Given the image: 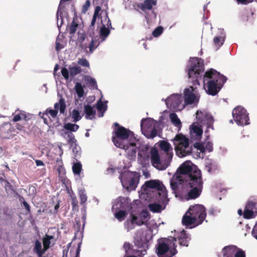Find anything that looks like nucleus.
<instances>
[{
  "label": "nucleus",
  "mask_w": 257,
  "mask_h": 257,
  "mask_svg": "<svg viewBox=\"0 0 257 257\" xmlns=\"http://www.w3.org/2000/svg\"><path fill=\"white\" fill-rule=\"evenodd\" d=\"M181 186L190 188L186 196L187 200L198 197L202 192L201 171L190 161L184 162L170 180V186L174 193H177Z\"/></svg>",
  "instance_id": "1"
},
{
  "label": "nucleus",
  "mask_w": 257,
  "mask_h": 257,
  "mask_svg": "<svg viewBox=\"0 0 257 257\" xmlns=\"http://www.w3.org/2000/svg\"><path fill=\"white\" fill-rule=\"evenodd\" d=\"M203 60L198 57H191L186 68L188 78L190 82L194 86L185 88L183 90V101L185 106L196 105L200 99V95L195 86L200 85L204 70Z\"/></svg>",
  "instance_id": "2"
},
{
  "label": "nucleus",
  "mask_w": 257,
  "mask_h": 257,
  "mask_svg": "<svg viewBox=\"0 0 257 257\" xmlns=\"http://www.w3.org/2000/svg\"><path fill=\"white\" fill-rule=\"evenodd\" d=\"M113 133L112 141L114 145L125 150L128 159L135 160L139 140L135 136L134 133L123 126L115 128Z\"/></svg>",
  "instance_id": "3"
},
{
  "label": "nucleus",
  "mask_w": 257,
  "mask_h": 257,
  "mask_svg": "<svg viewBox=\"0 0 257 257\" xmlns=\"http://www.w3.org/2000/svg\"><path fill=\"white\" fill-rule=\"evenodd\" d=\"M141 192V198L146 201L158 200L163 204H167L169 201L163 184L158 180L146 182Z\"/></svg>",
  "instance_id": "4"
},
{
  "label": "nucleus",
  "mask_w": 257,
  "mask_h": 257,
  "mask_svg": "<svg viewBox=\"0 0 257 257\" xmlns=\"http://www.w3.org/2000/svg\"><path fill=\"white\" fill-rule=\"evenodd\" d=\"M227 78L212 68L207 70L203 77V87L206 93L214 96L220 91Z\"/></svg>",
  "instance_id": "5"
},
{
  "label": "nucleus",
  "mask_w": 257,
  "mask_h": 257,
  "mask_svg": "<svg viewBox=\"0 0 257 257\" xmlns=\"http://www.w3.org/2000/svg\"><path fill=\"white\" fill-rule=\"evenodd\" d=\"M206 216L205 207L202 205L196 204L189 207L183 216L182 222L183 225H193L192 227H194L201 224Z\"/></svg>",
  "instance_id": "6"
},
{
  "label": "nucleus",
  "mask_w": 257,
  "mask_h": 257,
  "mask_svg": "<svg viewBox=\"0 0 257 257\" xmlns=\"http://www.w3.org/2000/svg\"><path fill=\"white\" fill-rule=\"evenodd\" d=\"M176 238L173 237L158 240L156 253L158 257H172L177 251L176 249Z\"/></svg>",
  "instance_id": "7"
},
{
  "label": "nucleus",
  "mask_w": 257,
  "mask_h": 257,
  "mask_svg": "<svg viewBox=\"0 0 257 257\" xmlns=\"http://www.w3.org/2000/svg\"><path fill=\"white\" fill-rule=\"evenodd\" d=\"M172 141L173 142L176 154L179 158L186 157L192 153L193 155L194 154L192 147L189 145V139L182 134H177Z\"/></svg>",
  "instance_id": "8"
},
{
  "label": "nucleus",
  "mask_w": 257,
  "mask_h": 257,
  "mask_svg": "<svg viewBox=\"0 0 257 257\" xmlns=\"http://www.w3.org/2000/svg\"><path fill=\"white\" fill-rule=\"evenodd\" d=\"M122 187L127 191L135 190L139 182V175L136 172L125 171L119 177Z\"/></svg>",
  "instance_id": "9"
},
{
  "label": "nucleus",
  "mask_w": 257,
  "mask_h": 257,
  "mask_svg": "<svg viewBox=\"0 0 257 257\" xmlns=\"http://www.w3.org/2000/svg\"><path fill=\"white\" fill-rule=\"evenodd\" d=\"M162 101H165L167 107L173 111H181L185 107L181 94L173 93L166 99L162 98Z\"/></svg>",
  "instance_id": "10"
},
{
  "label": "nucleus",
  "mask_w": 257,
  "mask_h": 257,
  "mask_svg": "<svg viewBox=\"0 0 257 257\" xmlns=\"http://www.w3.org/2000/svg\"><path fill=\"white\" fill-rule=\"evenodd\" d=\"M234 120L238 125L243 126L249 124V118L247 110L241 106L235 107L232 111Z\"/></svg>",
  "instance_id": "11"
},
{
  "label": "nucleus",
  "mask_w": 257,
  "mask_h": 257,
  "mask_svg": "<svg viewBox=\"0 0 257 257\" xmlns=\"http://www.w3.org/2000/svg\"><path fill=\"white\" fill-rule=\"evenodd\" d=\"M152 165L159 170H164L169 166L171 160L167 157L166 159H162L157 149H153L150 158Z\"/></svg>",
  "instance_id": "12"
},
{
  "label": "nucleus",
  "mask_w": 257,
  "mask_h": 257,
  "mask_svg": "<svg viewBox=\"0 0 257 257\" xmlns=\"http://www.w3.org/2000/svg\"><path fill=\"white\" fill-rule=\"evenodd\" d=\"M138 148V161L142 165H145L149 162V159L152 155L153 149H156L155 147H151L147 144L141 145L139 141Z\"/></svg>",
  "instance_id": "13"
},
{
  "label": "nucleus",
  "mask_w": 257,
  "mask_h": 257,
  "mask_svg": "<svg viewBox=\"0 0 257 257\" xmlns=\"http://www.w3.org/2000/svg\"><path fill=\"white\" fill-rule=\"evenodd\" d=\"M193 146L194 149L196 150V153H194L193 154L194 157L196 159H203L205 156L206 151L211 152L213 150V144L209 141L203 143H195Z\"/></svg>",
  "instance_id": "14"
},
{
  "label": "nucleus",
  "mask_w": 257,
  "mask_h": 257,
  "mask_svg": "<svg viewBox=\"0 0 257 257\" xmlns=\"http://www.w3.org/2000/svg\"><path fill=\"white\" fill-rule=\"evenodd\" d=\"M197 122L201 125H206L208 128L211 127L214 122L212 116L206 110H198L196 113Z\"/></svg>",
  "instance_id": "15"
},
{
  "label": "nucleus",
  "mask_w": 257,
  "mask_h": 257,
  "mask_svg": "<svg viewBox=\"0 0 257 257\" xmlns=\"http://www.w3.org/2000/svg\"><path fill=\"white\" fill-rule=\"evenodd\" d=\"M143 233L142 230H138L135 237L134 243L135 245L139 248L138 251L142 255H144L147 253L148 249V242L144 237H141V234Z\"/></svg>",
  "instance_id": "16"
},
{
  "label": "nucleus",
  "mask_w": 257,
  "mask_h": 257,
  "mask_svg": "<svg viewBox=\"0 0 257 257\" xmlns=\"http://www.w3.org/2000/svg\"><path fill=\"white\" fill-rule=\"evenodd\" d=\"M222 252L223 257H245V252L235 245L225 246Z\"/></svg>",
  "instance_id": "17"
},
{
  "label": "nucleus",
  "mask_w": 257,
  "mask_h": 257,
  "mask_svg": "<svg viewBox=\"0 0 257 257\" xmlns=\"http://www.w3.org/2000/svg\"><path fill=\"white\" fill-rule=\"evenodd\" d=\"M130 200L127 197H119L117 198L112 207L113 210L127 209L130 207Z\"/></svg>",
  "instance_id": "18"
},
{
  "label": "nucleus",
  "mask_w": 257,
  "mask_h": 257,
  "mask_svg": "<svg viewBox=\"0 0 257 257\" xmlns=\"http://www.w3.org/2000/svg\"><path fill=\"white\" fill-rule=\"evenodd\" d=\"M90 37L91 38L90 43L85 49V52L88 54H92L98 47L99 44L102 42L99 40L98 36Z\"/></svg>",
  "instance_id": "19"
},
{
  "label": "nucleus",
  "mask_w": 257,
  "mask_h": 257,
  "mask_svg": "<svg viewBox=\"0 0 257 257\" xmlns=\"http://www.w3.org/2000/svg\"><path fill=\"white\" fill-rule=\"evenodd\" d=\"M226 35L223 30L219 29L217 35L213 39V44L216 50H218L224 43Z\"/></svg>",
  "instance_id": "20"
},
{
  "label": "nucleus",
  "mask_w": 257,
  "mask_h": 257,
  "mask_svg": "<svg viewBox=\"0 0 257 257\" xmlns=\"http://www.w3.org/2000/svg\"><path fill=\"white\" fill-rule=\"evenodd\" d=\"M156 124V121L153 118L147 117L143 118L141 122V128L142 133L146 131L155 126Z\"/></svg>",
  "instance_id": "21"
},
{
  "label": "nucleus",
  "mask_w": 257,
  "mask_h": 257,
  "mask_svg": "<svg viewBox=\"0 0 257 257\" xmlns=\"http://www.w3.org/2000/svg\"><path fill=\"white\" fill-rule=\"evenodd\" d=\"M190 129L192 138H194L196 140L201 139L203 134V130L201 127L195 124H192L190 126Z\"/></svg>",
  "instance_id": "22"
},
{
  "label": "nucleus",
  "mask_w": 257,
  "mask_h": 257,
  "mask_svg": "<svg viewBox=\"0 0 257 257\" xmlns=\"http://www.w3.org/2000/svg\"><path fill=\"white\" fill-rule=\"evenodd\" d=\"M160 147L162 151L167 153L168 158L172 159L173 157L172 148L170 144L166 141H161L160 142Z\"/></svg>",
  "instance_id": "23"
},
{
  "label": "nucleus",
  "mask_w": 257,
  "mask_h": 257,
  "mask_svg": "<svg viewBox=\"0 0 257 257\" xmlns=\"http://www.w3.org/2000/svg\"><path fill=\"white\" fill-rule=\"evenodd\" d=\"M85 118L86 119L91 120L95 117V110L90 105L86 104L84 106V112Z\"/></svg>",
  "instance_id": "24"
},
{
  "label": "nucleus",
  "mask_w": 257,
  "mask_h": 257,
  "mask_svg": "<svg viewBox=\"0 0 257 257\" xmlns=\"http://www.w3.org/2000/svg\"><path fill=\"white\" fill-rule=\"evenodd\" d=\"M179 243L181 245L187 246L190 240L189 236L186 234V231L183 230L178 236Z\"/></svg>",
  "instance_id": "25"
},
{
  "label": "nucleus",
  "mask_w": 257,
  "mask_h": 257,
  "mask_svg": "<svg viewBox=\"0 0 257 257\" xmlns=\"http://www.w3.org/2000/svg\"><path fill=\"white\" fill-rule=\"evenodd\" d=\"M84 115L81 110L79 109H74L70 113V116L74 122H77L79 121Z\"/></svg>",
  "instance_id": "26"
},
{
  "label": "nucleus",
  "mask_w": 257,
  "mask_h": 257,
  "mask_svg": "<svg viewBox=\"0 0 257 257\" xmlns=\"http://www.w3.org/2000/svg\"><path fill=\"white\" fill-rule=\"evenodd\" d=\"M107 101L104 102L102 101L100 99L98 101L97 103V109L98 111V117H101L103 116V113L107 110Z\"/></svg>",
  "instance_id": "27"
},
{
  "label": "nucleus",
  "mask_w": 257,
  "mask_h": 257,
  "mask_svg": "<svg viewBox=\"0 0 257 257\" xmlns=\"http://www.w3.org/2000/svg\"><path fill=\"white\" fill-rule=\"evenodd\" d=\"M157 0H145L142 5V10L143 12L153 11L152 8L157 4Z\"/></svg>",
  "instance_id": "28"
},
{
  "label": "nucleus",
  "mask_w": 257,
  "mask_h": 257,
  "mask_svg": "<svg viewBox=\"0 0 257 257\" xmlns=\"http://www.w3.org/2000/svg\"><path fill=\"white\" fill-rule=\"evenodd\" d=\"M169 118L173 125L180 130L182 126V123L177 115L174 112L171 113Z\"/></svg>",
  "instance_id": "29"
},
{
  "label": "nucleus",
  "mask_w": 257,
  "mask_h": 257,
  "mask_svg": "<svg viewBox=\"0 0 257 257\" xmlns=\"http://www.w3.org/2000/svg\"><path fill=\"white\" fill-rule=\"evenodd\" d=\"M109 28L101 27L100 29V35L98 36V38L101 42H104L106 40L107 37L110 34V31L109 29Z\"/></svg>",
  "instance_id": "30"
},
{
  "label": "nucleus",
  "mask_w": 257,
  "mask_h": 257,
  "mask_svg": "<svg viewBox=\"0 0 257 257\" xmlns=\"http://www.w3.org/2000/svg\"><path fill=\"white\" fill-rule=\"evenodd\" d=\"M144 12L145 13V17L149 24H151L155 22L157 16L153 10L146 11V12Z\"/></svg>",
  "instance_id": "31"
},
{
  "label": "nucleus",
  "mask_w": 257,
  "mask_h": 257,
  "mask_svg": "<svg viewBox=\"0 0 257 257\" xmlns=\"http://www.w3.org/2000/svg\"><path fill=\"white\" fill-rule=\"evenodd\" d=\"M66 104L65 100L63 98H61L59 102L55 103L54 104V108L58 111L59 110L60 113L63 114L64 113L66 109Z\"/></svg>",
  "instance_id": "32"
},
{
  "label": "nucleus",
  "mask_w": 257,
  "mask_h": 257,
  "mask_svg": "<svg viewBox=\"0 0 257 257\" xmlns=\"http://www.w3.org/2000/svg\"><path fill=\"white\" fill-rule=\"evenodd\" d=\"M136 224L134 221V219L132 218L130 216V217L124 223V228L127 232L134 229L135 228Z\"/></svg>",
  "instance_id": "33"
},
{
  "label": "nucleus",
  "mask_w": 257,
  "mask_h": 257,
  "mask_svg": "<svg viewBox=\"0 0 257 257\" xmlns=\"http://www.w3.org/2000/svg\"><path fill=\"white\" fill-rule=\"evenodd\" d=\"M149 210L153 213H160L165 209V206L157 203H151L148 205Z\"/></svg>",
  "instance_id": "34"
},
{
  "label": "nucleus",
  "mask_w": 257,
  "mask_h": 257,
  "mask_svg": "<svg viewBox=\"0 0 257 257\" xmlns=\"http://www.w3.org/2000/svg\"><path fill=\"white\" fill-rule=\"evenodd\" d=\"M34 251L37 254L39 257H41L46 251H44V248L42 249V244L40 241L37 240L35 242L34 248Z\"/></svg>",
  "instance_id": "35"
},
{
  "label": "nucleus",
  "mask_w": 257,
  "mask_h": 257,
  "mask_svg": "<svg viewBox=\"0 0 257 257\" xmlns=\"http://www.w3.org/2000/svg\"><path fill=\"white\" fill-rule=\"evenodd\" d=\"M142 134L148 139H154L157 136L158 134V132L156 128V125L152 127L151 129L144 131V132Z\"/></svg>",
  "instance_id": "36"
},
{
  "label": "nucleus",
  "mask_w": 257,
  "mask_h": 257,
  "mask_svg": "<svg viewBox=\"0 0 257 257\" xmlns=\"http://www.w3.org/2000/svg\"><path fill=\"white\" fill-rule=\"evenodd\" d=\"M78 194L80 200V203L83 205V208L85 209L86 205L85 203L87 200V197L85 193V190L83 189H79Z\"/></svg>",
  "instance_id": "37"
},
{
  "label": "nucleus",
  "mask_w": 257,
  "mask_h": 257,
  "mask_svg": "<svg viewBox=\"0 0 257 257\" xmlns=\"http://www.w3.org/2000/svg\"><path fill=\"white\" fill-rule=\"evenodd\" d=\"M69 74L71 76H74L81 73L82 69L78 66H69Z\"/></svg>",
  "instance_id": "38"
},
{
  "label": "nucleus",
  "mask_w": 257,
  "mask_h": 257,
  "mask_svg": "<svg viewBox=\"0 0 257 257\" xmlns=\"http://www.w3.org/2000/svg\"><path fill=\"white\" fill-rule=\"evenodd\" d=\"M79 127V125L75 123L67 122L64 124V128L71 133L76 132L78 130Z\"/></svg>",
  "instance_id": "39"
},
{
  "label": "nucleus",
  "mask_w": 257,
  "mask_h": 257,
  "mask_svg": "<svg viewBox=\"0 0 257 257\" xmlns=\"http://www.w3.org/2000/svg\"><path fill=\"white\" fill-rule=\"evenodd\" d=\"M101 24L102 25V27L110 28L111 29H113L111 26V21L106 13H105V15L101 17Z\"/></svg>",
  "instance_id": "40"
},
{
  "label": "nucleus",
  "mask_w": 257,
  "mask_h": 257,
  "mask_svg": "<svg viewBox=\"0 0 257 257\" xmlns=\"http://www.w3.org/2000/svg\"><path fill=\"white\" fill-rule=\"evenodd\" d=\"M75 91L79 98H81L84 95V88L82 84L79 82H77L75 86Z\"/></svg>",
  "instance_id": "41"
},
{
  "label": "nucleus",
  "mask_w": 257,
  "mask_h": 257,
  "mask_svg": "<svg viewBox=\"0 0 257 257\" xmlns=\"http://www.w3.org/2000/svg\"><path fill=\"white\" fill-rule=\"evenodd\" d=\"M127 214V213L125 210H120L115 212L114 216L119 221H122L124 219Z\"/></svg>",
  "instance_id": "42"
},
{
  "label": "nucleus",
  "mask_w": 257,
  "mask_h": 257,
  "mask_svg": "<svg viewBox=\"0 0 257 257\" xmlns=\"http://www.w3.org/2000/svg\"><path fill=\"white\" fill-rule=\"evenodd\" d=\"M53 238V236L46 235L45 237L43 238V243L44 248V251H46L50 247L51 243L50 240Z\"/></svg>",
  "instance_id": "43"
},
{
  "label": "nucleus",
  "mask_w": 257,
  "mask_h": 257,
  "mask_svg": "<svg viewBox=\"0 0 257 257\" xmlns=\"http://www.w3.org/2000/svg\"><path fill=\"white\" fill-rule=\"evenodd\" d=\"M72 171L76 175L79 176L82 171V165L80 162L74 163L72 166Z\"/></svg>",
  "instance_id": "44"
},
{
  "label": "nucleus",
  "mask_w": 257,
  "mask_h": 257,
  "mask_svg": "<svg viewBox=\"0 0 257 257\" xmlns=\"http://www.w3.org/2000/svg\"><path fill=\"white\" fill-rule=\"evenodd\" d=\"M85 81L93 88H97V82L94 78L90 76H86L85 77Z\"/></svg>",
  "instance_id": "45"
},
{
  "label": "nucleus",
  "mask_w": 257,
  "mask_h": 257,
  "mask_svg": "<svg viewBox=\"0 0 257 257\" xmlns=\"http://www.w3.org/2000/svg\"><path fill=\"white\" fill-rule=\"evenodd\" d=\"M58 114V111L55 109L47 108L45 112L43 113V115H46L51 116L52 118H55Z\"/></svg>",
  "instance_id": "46"
},
{
  "label": "nucleus",
  "mask_w": 257,
  "mask_h": 257,
  "mask_svg": "<svg viewBox=\"0 0 257 257\" xmlns=\"http://www.w3.org/2000/svg\"><path fill=\"white\" fill-rule=\"evenodd\" d=\"M78 27V24L76 22V20L74 19L73 21L70 24L69 28V33L70 34L73 35L75 33L77 28Z\"/></svg>",
  "instance_id": "47"
},
{
  "label": "nucleus",
  "mask_w": 257,
  "mask_h": 257,
  "mask_svg": "<svg viewBox=\"0 0 257 257\" xmlns=\"http://www.w3.org/2000/svg\"><path fill=\"white\" fill-rule=\"evenodd\" d=\"M130 215L132 218L134 219V221L136 225L140 226L145 224V221L142 218H141L140 216H136V215L133 214H131Z\"/></svg>",
  "instance_id": "48"
},
{
  "label": "nucleus",
  "mask_w": 257,
  "mask_h": 257,
  "mask_svg": "<svg viewBox=\"0 0 257 257\" xmlns=\"http://www.w3.org/2000/svg\"><path fill=\"white\" fill-rule=\"evenodd\" d=\"M77 64L82 67L89 68L90 66L88 61L85 58L79 59L77 61Z\"/></svg>",
  "instance_id": "49"
},
{
  "label": "nucleus",
  "mask_w": 257,
  "mask_h": 257,
  "mask_svg": "<svg viewBox=\"0 0 257 257\" xmlns=\"http://www.w3.org/2000/svg\"><path fill=\"white\" fill-rule=\"evenodd\" d=\"M163 28L161 26H159L156 28L152 32V35L155 37H158L163 33Z\"/></svg>",
  "instance_id": "50"
},
{
  "label": "nucleus",
  "mask_w": 257,
  "mask_h": 257,
  "mask_svg": "<svg viewBox=\"0 0 257 257\" xmlns=\"http://www.w3.org/2000/svg\"><path fill=\"white\" fill-rule=\"evenodd\" d=\"M253 212L251 210L245 208L244 209L243 216L244 218L249 219L253 216Z\"/></svg>",
  "instance_id": "51"
},
{
  "label": "nucleus",
  "mask_w": 257,
  "mask_h": 257,
  "mask_svg": "<svg viewBox=\"0 0 257 257\" xmlns=\"http://www.w3.org/2000/svg\"><path fill=\"white\" fill-rule=\"evenodd\" d=\"M123 247L125 252L124 255H130L131 253V244L128 242H125L123 244Z\"/></svg>",
  "instance_id": "52"
},
{
  "label": "nucleus",
  "mask_w": 257,
  "mask_h": 257,
  "mask_svg": "<svg viewBox=\"0 0 257 257\" xmlns=\"http://www.w3.org/2000/svg\"><path fill=\"white\" fill-rule=\"evenodd\" d=\"M139 216L141 218H142L145 221V222L147 220L148 218H150L149 217V212L146 210H142L141 213H140Z\"/></svg>",
  "instance_id": "53"
},
{
  "label": "nucleus",
  "mask_w": 257,
  "mask_h": 257,
  "mask_svg": "<svg viewBox=\"0 0 257 257\" xmlns=\"http://www.w3.org/2000/svg\"><path fill=\"white\" fill-rule=\"evenodd\" d=\"M86 38V35L83 32H81L80 31H79L78 32V40L82 43L83 42Z\"/></svg>",
  "instance_id": "54"
},
{
  "label": "nucleus",
  "mask_w": 257,
  "mask_h": 257,
  "mask_svg": "<svg viewBox=\"0 0 257 257\" xmlns=\"http://www.w3.org/2000/svg\"><path fill=\"white\" fill-rule=\"evenodd\" d=\"M61 73L65 79H68L69 70L66 68H63L61 70Z\"/></svg>",
  "instance_id": "55"
},
{
  "label": "nucleus",
  "mask_w": 257,
  "mask_h": 257,
  "mask_svg": "<svg viewBox=\"0 0 257 257\" xmlns=\"http://www.w3.org/2000/svg\"><path fill=\"white\" fill-rule=\"evenodd\" d=\"M87 33L89 37H94V26L90 25L88 28Z\"/></svg>",
  "instance_id": "56"
},
{
  "label": "nucleus",
  "mask_w": 257,
  "mask_h": 257,
  "mask_svg": "<svg viewBox=\"0 0 257 257\" xmlns=\"http://www.w3.org/2000/svg\"><path fill=\"white\" fill-rule=\"evenodd\" d=\"M90 6V2L89 0H87L84 5L83 6L82 11L85 13L89 9Z\"/></svg>",
  "instance_id": "57"
},
{
  "label": "nucleus",
  "mask_w": 257,
  "mask_h": 257,
  "mask_svg": "<svg viewBox=\"0 0 257 257\" xmlns=\"http://www.w3.org/2000/svg\"><path fill=\"white\" fill-rule=\"evenodd\" d=\"M63 135L67 140L70 138L73 139V137H74V135L71 132H64Z\"/></svg>",
  "instance_id": "58"
},
{
  "label": "nucleus",
  "mask_w": 257,
  "mask_h": 257,
  "mask_svg": "<svg viewBox=\"0 0 257 257\" xmlns=\"http://www.w3.org/2000/svg\"><path fill=\"white\" fill-rule=\"evenodd\" d=\"M219 212H220V210L219 209H216L213 208H210L208 211L209 214L211 215H215Z\"/></svg>",
  "instance_id": "59"
},
{
  "label": "nucleus",
  "mask_w": 257,
  "mask_h": 257,
  "mask_svg": "<svg viewBox=\"0 0 257 257\" xmlns=\"http://www.w3.org/2000/svg\"><path fill=\"white\" fill-rule=\"evenodd\" d=\"M254 206L255 203L253 202L249 201L246 204L245 206V208L251 210L253 208Z\"/></svg>",
  "instance_id": "60"
},
{
  "label": "nucleus",
  "mask_w": 257,
  "mask_h": 257,
  "mask_svg": "<svg viewBox=\"0 0 257 257\" xmlns=\"http://www.w3.org/2000/svg\"><path fill=\"white\" fill-rule=\"evenodd\" d=\"M252 236L257 239V222L255 224L252 230Z\"/></svg>",
  "instance_id": "61"
},
{
  "label": "nucleus",
  "mask_w": 257,
  "mask_h": 257,
  "mask_svg": "<svg viewBox=\"0 0 257 257\" xmlns=\"http://www.w3.org/2000/svg\"><path fill=\"white\" fill-rule=\"evenodd\" d=\"M22 118L21 114H16L13 117V121L15 122L18 121L20 120Z\"/></svg>",
  "instance_id": "62"
},
{
  "label": "nucleus",
  "mask_w": 257,
  "mask_h": 257,
  "mask_svg": "<svg viewBox=\"0 0 257 257\" xmlns=\"http://www.w3.org/2000/svg\"><path fill=\"white\" fill-rule=\"evenodd\" d=\"M23 204L24 205V206L25 207V209H26V210L28 211V212H30V206L28 204V203L24 200V201H23Z\"/></svg>",
  "instance_id": "63"
},
{
  "label": "nucleus",
  "mask_w": 257,
  "mask_h": 257,
  "mask_svg": "<svg viewBox=\"0 0 257 257\" xmlns=\"http://www.w3.org/2000/svg\"><path fill=\"white\" fill-rule=\"evenodd\" d=\"M68 143L71 145V146H73V144H75L76 142V140L75 139L74 137H73V139L70 138L67 140Z\"/></svg>",
  "instance_id": "64"
}]
</instances>
